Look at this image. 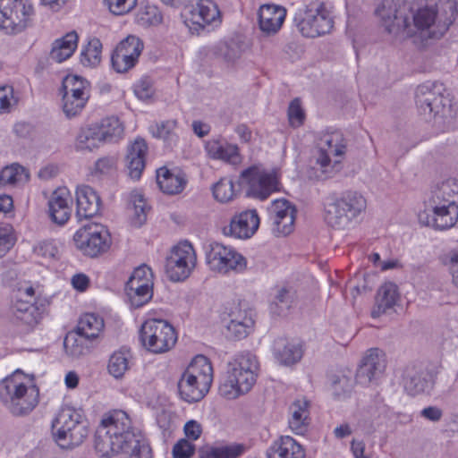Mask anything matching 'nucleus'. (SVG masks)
Wrapping results in <instances>:
<instances>
[{"label": "nucleus", "mask_w": 458, "mask_h": 458, "mask_svg": "<svg viewBox=\"0 0 458 458\" xmlns=\"http://www.w3.org/2000/svg\"><path fill=\"white\" fill-rule=\"evenodd\" d=\"M390 34L404 31L413 21L423 38L438 39L455 20V0H377L375 10Z\"/></svg>", "instance_id": "f257e3e1"}, {"label": "nucleus", "mask_w": 458, "mask_h": 458, "mask_svg": "<svg viewBox=\"0 0 458 458\" xmlns=\"http://www.w3.org/2000/svg\"><path fill=\"white\" fill-rule=\"evenodd\" d=\"M95 449L102 457L121 452L130 458H152L140 431L131 427L128 414L121 410L113 411L101 420L95 434Z\"/></svg>", "instance_id": "f03ea898"}, {"label": "nucleus", "mask_w": 458, "mask_h": 458, "mask_svg": "<svg viewBox=\"0 0 458 458\" xmlns=\"http://www.w3.org/2000/svg\"><path fill=\"white\" fill-rule=\"evenodd\" d=\"M367 208L364 196L353 191L340 196L331 195L325 202V221L334 229L345 230L353 226Z\"/></svg>", "instance_id": "7ed1b4c3"}, {"label": "nucleus", "mask_w": 458, "mask_h": 458, "mask_svg": "<svg viewBox=\"0 0 458 458\" xmlns=\"http://www.w3.org/2000/svg\"><path fill=\"white\" fill-rule=\"evenodd\" d=\"M38 396V388L27 386L20 369L0 381V400L15 416L30 412L37 406Z\"/></svg>", "instance_id": "20e7f679"}, {"label": "nucleus", "mask_w": 458, "mask_h": 458, "mask_svg": "<svg viewBox=\"0 0 458 458\" xmlns=\"http://www.w3.org/2000/svg\"><path fill=\"white\" fill-rule=\"evenodd\" d=\"M415 101L420 114L428 118L450 116L452 104L445 85L437 81H427L418 86Z\"/></svg>", "instance_id": "39448f33"}, {"label": "nucleus", "mask_w": 458, "mask_h": 458, "mask_svg": "<svg viewBox=\"0 0 458 458\" xmlns=\"http://www.w3.org/2000/svg\"><path fill=\"white\" fill-rule=\"evenodd\" d=\"M293 22L307 38H316L329 33L334 21L323 3H312L295 10Z\"/></svg>", "instance_id": "423d86ee"}, {"label": "nucleus", "mask_w": 458, "mask_h": 458, "mask_svg": "<svg viewBox=\"0 0 458 458\" xmlns=\"http://www.w3.org/2000/svg\"><path fill=\"white\" fill-rule=\"evenodd\" d=\"M182 18L191 34L209 32L213 26L221 22L220 11L212 0H197L187 4L182 12Z\"/></svg>", "instance_id": "0eeeda50"}, {"label": "nucleus", "mask_w": 458, "mask_h": 458, "mask_svg": "<svg viewBox=\"0 0 458 458\" xmlns=\"http://www.w3.org/2000/svg\"><path fill=\"white\" fill-rule=\"evenodd\" d=\"M142 345L154 353H163L173 348L177 341V335L172 325L163 319H148L140 330Z\"/></svg>", "instance_id": "6e6552de"}, {"label": "nucleus", "mask_w": 458, "mask_h": 458, "mask_svg": "<svg viewBox=\"0 0 458 458\" xmlns=\"http://www.w3.org/2000/svg\"><path fill=\"white\" fill-rule=\"evenodd\" d=\"M239 184L246 187L247 196L264 200L278 190L279 182L275 172L252 165L241 173Z\"/></svg>", "instance_id": "1a4fd4ad"}, {"label": "nucleus", "mask_w": 458, "mask_h": 458, "mask_svg": "<svg viewBox=\"0 0 458 458\" xmlns=\"http://www.w3.org/2000/svg\"><path fill=\"white\" fill-rule=\"evenodd\" d=\"M33 7L27 0H0V29L17 34L29 24Z\"/></svg>", "instance_id": "9d476101"}, {"label": "nucleus", "mask_w": 458, "mask_h": 458, "mask_svg": "<svg viewBox=\"0 0 458 458\" xmlns=\"http://www.w3.org/2000/svg\"><path fill=\"white\" fill-rule=\"evenodd\" d=\"M63 110L68 118L78 115L89 98L90 84L78 75H67L63 81Z\"/></svg>", "instance_id": "9b49d317"}, {"label": "nucleus", "mask_w": 458, "mask_h": 458, "mask_svg": "<svg viewBox=\"0 0 458 458\" xmlns=\"http://www.w3.org/2000/svg\"><path fill=\"white\" fill-rule=\"evenodd\" d=\"M73 241L79 250L91 258L107 251L111 245L109 232L98 224L88 225L78 230Z\"/></svg>", "instance_id": "f8f14e48"}, {"label": "nucleus", "mask_w": 458, "mask_h": 458, "mask_svg": "<svg viewBox=\"0 0 458 458\" xmlns=\"http://www.w3.org/2000/svg\"><path fill=\"white\" fill-rule=\"evenodd\" d=\"M207 263L210 269L222 274L230 271L242 272L247 266L245 258L233 248L219 242L208 245L206 254Z\"/></svg>", "instance_id": "ddd939ff"}, {"label": "nucleus", "mask_w": 458, "mask_h": 458, "mask_svg": "<svg viewBox=\"0 0 458 458\" xmlns=\"http://www.w3.org/2000/svg\"><path fill=\"white\" fill-rule=\"evenodd\" d=\"M196 255L192 245L187 242L174 247L166 259L165 273L173 282L183 281L195 267Z\"/></svg>", "instance_id": "4468645a"}, {"label": "nucleus", "mask_w": 458, "mask_h": 458, "mask_svg": "<svg viewBox=\"0 0 458 458\" xmlns=\"http://www.w3.org/2000/svg\"><path fill=\"white\" fill-rule=\"evenodd\" d=\"M144 49L142 40L129 35L120 41L111 54V66L118 73H124L132 69L139 62Z\"/></svg>", "instance_id": "2eb2a0df"}, {"label": "nucleus", "mask_w": 458, "mask_h": 458, "mask_svg": "<svg viewBox=\"0 0 458 458\" xmlns=\"http://www.w3.org/2000/svg\"><path fill=\"white\" fill-rule=\"evenodd\" d=\"M259 363L255 355L247 352L239 355L229 371L231 382L240 388L242 393H248L256 382Z\"/></svg>", "instance_id": "dca6fc26"}, {"label": "nucleus", "mask_w": 458, "mask_h": 458, "mask_svg": "<svg viewBox=\"0 0 458 458\" xmlns=\"http://www.w3.org/2000/svg\"><path fill=\"white\" fill-rule=\"evenodd\" d=\"M267 210L272 231L276 236H286L293 231L296 209L290 201L276 199Z\"/></svg>", "instance_id": "f3484780"}, {"label": "nucleus", "mask_w": 458, "mask_h": 458, "mask_svg": "<svg viewBox=\"0 0 458 458\" xmlns=\"http://www.w3.org/2000/svg\"><path fill=\"white\" fill-rule=\"evenodd\" d=\"M420 220L437 230L449 229L458 221V205H425Z\"/></svg>", "instance_id": "a211bd4d"}, {"label": "nucleus", "mask_w": 458, "mask_h": 458, "mask_svg": "<svg viewBox=\"0 0 458 458\" xmlns=\"http://www.w3.org/2000/svg\"><path fill=\"white\" fill-rule=\"evenodd\" d=\"M346 144L343 134L339 131L324 134L318 141L317 164L324 173L331 167V157H339L345 151Z\"/></svg>", "instance_id": "6ab92c4d"}, {"label": "nucleus", "mask_w": 458, "mask_h": 458, "mask_svg": "<svg viewBox=\"0 0 458 458\" xmlns=\"http://www.w3.org/2000/svg\"><path fill=\"white\" fill-rule=\"evenodd\" d=\"M389 407L384 403L383 399L377 397L362 412L360 419L357 423L358 428L364 435H371L383 424L387 418Z\"/></svg>", "instance_id": "aec40b11"}, {"label": "nucleus", "mask_w": 458, "mask_h": 458, "mask_svg": "<svg viewBox=\"0 0 458 458\" xmlns=\"http://www.w3.org/2000/svg\"><path fill=\"white\" fill-rule=\"evenodd\" d=\"M259 217L256 210H246L234 216L230 225L225 226L223 232L225 235L239 239L251 237L259 228Z\"/></svg>", "instance_id": "412c9836"}, {"label": "nucleus", "mask_w": 458, "mask_h": 458, "mask_svg": "<svg viewBox=\"0 0 458 458\" xmlns=\"http://www.w3.org/2000/svg\"><path fill=\"white\" fill-rule=\"evenodd\" d=\"M385 368V360L379 355V350L369 349L356 371L357 383L363 386L369 385L384 372Z\"/></svg>", "instance_id": "4be33fe9"}, {"label": "nucleus", "mask_w": 458, "mask_h": 458, "mask_svg": "<svg viewBox=\"0 0 458 458\" xmlns=\"http://www.w3.org/2000/svg\"><path fill=\"white\" fill-rule=\"evenodd\" d=\"M286 17V9L276 4H264L259 11V29L266 35L276 34Z\"/></svg>", "instance_id": "5701e85b"}, {"label": "nucleus", "mask_w": 458, "mask_h": 458, "mask_svg": "<svg viewBox=\"0 0 458 458\" xmlns=\"http://www.w3.org/2000/svg\"><path fill=\"white\" fill-rule=\"evenodd\" d=\"M148 144L142 138H137L127 149L125 157L126 167L131 179L139 180L145 168Z\"/></svg>", "instance_id": "b1692460"}, {"label": "nucleus", "mask_w": 458, "mask_h": 458, "mask_svg": "<svg viewBox=\"0 0 458 458\" xmlns=\"http://www.w3.org/2000/svg\"><path fill=\"white\" fill-rule=\"evenodd\" d=\"M11 312L14 323L29 328L34 327L41 318L38 307L34 302L24 301L20 297H15L11 306Z\"/></svg>", "instance_id": "393cba45"}, {"label": "nucleus", "mask_w": 458, "mask_h": 458, "mask_svg": "<svg viewBox=\"0 0 458 458\" xmlns=\"http://www.w3.org/2000/svg\"><path fill=\"white\" fill-rule=\"evenodd\" d=\"M76 203L78 218H90L98 214L101 199L91 187L84 185L76 190Z\"/></svg>", "instance_id": "a878e982"}, {"label": "nucleus", "mask_w": 458, "mask_h": 458, "mask_svg": "<svg viewBox=\"0 0 458 458\" xmlns=\"http://www.w3.org/2000/svg\"><path fill=\"white\" fill-rule=\"evenodd\" d=\"M89 434L86 421L78 420L75 423L73 420L71 424H68L65 429H57L54 433L56 443L62 448H72L80 445Z\"/></svg>", "instance_id": "bb28decb"}, {"label": "nucleus", "mask_w": 458, "mask_h": 458, "mask_svg": "<svg viewBox=\"0 0 458 458\" xmlns=\"http://www.w3.org/2000/svg\"><path fill=\"white\" fill-rule=\"evenodd\" d=\"M399 300L398 287L392 282L381 285L375 298V304L371 310L373 318H379L392 310Z\"/></svg>", "instance_id": "cd10ccee"}, {"label": "nucleus", "mask_w": 458, "mask_h": 458, "mask_svg": "<svg viewBox=\"0 0 458 458\" xmlns=\"http://www.w3.org/2000/svg\"><path fill=\"white\" fill-rule=\"evenodd\" d=\"M458 205V180L449 178L436 185L425 205Z\"/></svg>", "instance_id": "c85d7f7f"}, {"label": "nucleus", "mask_w": 458, "mask_h": 458, "mask_svg": "<svg viewBox=\"0 0 458 458\" xmlns=\"http://www.w3.org/2000/svg\"><path fill=\"white\" fill-rule=\"evenodd\" d=\"M273 354L281 365L290 366L301 360L303 349L299 343L279 337L274 342Z\"/></svg>", "instance_id": "c756f323"}, {"label": "nucleus", "mask_w": 458, "mask_h": 458, "mask_svg": "<svg viewBox=\"0 0 458 458\" xmlns=\"http://www.w3.org/2000/svg\"><path fill=\"white\" fill-rule=\"evenodd\" d=\"M246 49L244 41L238 38L227 41H220L210 48V55L214 58L226 64H233Z\"/></svg>", "instance_id": "7c9ffc66"}, {"label": "nucleus", "mask_w": 458, "mask_h": 458, "mask_svg": "<svg viewBox=\"0 0 458 458\" xmlns=\"http://www.w3.org/2000/svg\"><path fill=\"white\" fill-rule=\"evenodd\" d=\"M402 384L410 395H417L425 391L428 380L421 366L407 365L402 374Z\"/></svg>", "instance_id": "2f4dec72"}, {"label": "nucleus", "mask_w": 458, "mask_h": 458, "mask_svg": "<svg viewBox=\"0 0 458 458\" xmlns=\"http://www.w3.org/2000/svg\"><path fill=\"white\" fill-rule=\"evenodd\" d=\"M48 208L52 221L59 225H64L71 216L68 191L65 189L54 191Z\"/></svg>", "instance_id": "473e14b6"}, {"label": "nucleus", "mask_w": 458, "mask_h": 458, "mask_svg": "<svg viewBox=\"0 0 458 458\" xmlns=\"http://www.w3.org/2000/svg\"><path fill=\"white\" fill-rule=\"evenodd\" d=\"M267 458H304L302 446L289 436L281 437L267 451Z\"/></svg>", "instance_id": "72a5a7b5"}, {"label": "nucleus", "mask_w": 458, "mask_h": 458, "mask_svg": "<svg viewBox=\"0 0 458 458\" xmlns=\"http://www.w3.org/2000/svg\"><path fill=\"white\" fill-rule=\"evenodd\" d=\"M184 373L194 377L199 382V385H200V387L209 391L213 381V369L207 357L197 355L187 367Z\"/></svg>", "instance_id": "f704fd0d"}, {"label": "nucleus", "mask_w": 458, "mask_h": 458, "mask_svg": "<svg viewBox=\"0 0 458 458\" xmlns=\"http://www.w3.org/2000/svg\"><path fill=\"white\" fill-rule=\"evenodd\" d=\"M78 34L71 31L63 38L55 39L50 52V58L57 63H62L70 58L77 48Z\"/></svg>", "instance_id": "c9c22d12"}, {"label": "nucleus", "mask_w": 458, "mask_h": 458, "mask_svg": "<svg viewBox=\"0 0 458 458\" xmlns=\"http://www.w3.org/2000/svg\"><path fill=\"white\" fill-rule=\"evenodd\" d=\"M157 182L164 193L174 195L182 191L186 180L182 174H175L166 167H161L157 171Z\"/></svg>", "instance_id": "e433bc0d"}, {"label": "nucleus", "mask_w": 458, "mask_h": 458, "mask_svg": "<svg viewBox=\"0 0 458 458\" xmlns=\"http://www.w3.org/2000/svg\"><path fill=\"white\" fill-rule=\"evenodd\" d=\"M178 392L182 400L187 403H196L204 398L208 392L199 385L194 377L186 373H182L177 384Z\"/></svg>", "instance_id": "4c0bfd02"}, {"label": "nucleus", "mask_w": 458, "mask_h": 458, "mask_svg": "<svg viewBox=\"0 0 458 458\" xmlns=\"http://www.w3.org/2000/svg\"><path fill=\"white\" fill-rule=\"evenodd\" d=\"M291 418L289 419L290 428L298 435H303L309 427L308 402L297 400L290 406Z\"/></svg>", "instance_id": "58836bf2"}, {"label": "nucleus", "mask_w": 458, "mask_h": 458, "mask_svg": "<svg viewBox=\"0 0 458 458\" xmlns=\"http://www.w3.org/2000/svg\"><path fill=\"white\" fill-rule=\"evenodd\" d=\"M103 328V318L96 314L88 313L80 318L75 330L79 336L91 340L97 338Z\"/></svg>", "instance_id": "ea45409f"}, {"label": "nucleus", "mask_w": 458, "mask_h": 458, "mask_svg": "<svg viewBox=\"0 0 458 458\" xmlns=\"http://www.w3.org/2000/svg\"><path fill=\"white\" fill-rule=\"evenodd\" d=\"M125 291L130 304L134 309L141 308L153 297V284H126Z\"/></svg>", "instance_id": "a19ab883"}, {"label": "nucleus", "mask_w": 458, "mask_h": 458, "mask_svg": "<svg viewBox=\"0 0 458 458\" xmlns=\"http://www.w3.org/2000/svg\"><path fill=\"white\" fill-rule=\"evenodd\" d=\"M96 128L103 142L117 141L123 137L124 131L123 123L115 116L103 119L100 125Z\"/></svg>", "instance_id": "79ce46f5"}, {"label": "nucleus", "mask_w": 458, "mask_h": 458, "mask_svg": "<svg viewBox=\"0 0 458 458\" xmlns=\"http://www.w3.org/2000/svg\"><path fill=\"white\" fill-rule=\"evenodd\" d=\"M102 43L99 38H92L83 47L81 54V63L83 66L94 68L101 62Z\"/></svg>", "instance_id": "37998d69"}, {"label": "nucleus", "mask_w": 458, "mask_h": 458, "mask_svg": "<svg viewBox=\"0 0 458 458\" xmlns=\"http://www.w3.org/2000/svg\"><path fill=\"white\" fill-rule=\"evenodd\" d=\"M129 208L132 210L131 223L136 227L141 226L147 220V206L142 194L132 191L130 195Z\"/></svg>", "instance_id": "c03bdc74"}, {"label": "nucleus", "mask_w": 458, "mask_h": 458, "mask_svg": "<svg viewBox=\"0 0 458 458\" xmlns=\"http://www.w3.org/2000/svg\"><path fill=\"white\" fill-rule=\"evenodd\" d=\"M243 451L244 446L240 444L221 445L202 451L200 458H238Z\"/></svg>", "instance_id": "a18cd8bd"}, {"label": "nucleus", "mask_w": 458, "mask_h": 458, "mask_svg": "<svg viewBox=\"0 0 458 458\" xmlns=\"http://www.w3.org/2000/svg\"><path fill=\"white\" fill-rule=\"evenodd\" d=\"M29 176V173L25 167L17 163H13L2 169L0 173V186L27 182Z\"/></svg>", "instance_id": "49530a36"}, {"label": "nucleus", "mask_w": 458, "mask_h": 458, "mask_svg": "<svg viewBox=\"0 0 458 458\" xmlns=\"http://www.w3.org/2000/svg\"><path fill=\"white\" fill-rule=\"evenodd\" d=\"M102 142V139L98 131H97L96 126H90L80 131L76 140V148L79 150L92 151L98 148Z\"/></svg>", "instance_id": "de8ad7c7"}, {"label": "nucleus", "mask_w": 458, "mask_h": 458, "mask_svg": "<svg viewBox=\"0 0 458 458\" xmlns=\"http://www.w3.org/2000/svg\"><path fill=\"white\" fill-rule=\"evenodd\" d=\"M294 303V293L282 288L270 304L271 313L277 316H286Z\"/></svg>", "instance_id": "09e8293b"}, {"label": "nucleus", "mask_w": 458, "mask_h": 458, "mask_svg": "<svg viewBox=\"0 0 458 458\" xmlns=\"http://www.w3.org/2000/svg\"><path fill=\"white\" fill-rule=\"evenodd\" d=\"M333 395L337 399H345L350 396L353 382L352 378L343 373L334 374L330 377Z\"/></svg>", "instance_id": "8fccbe9b"}, {"label": "nucleus", "mask_w": 458, "mask_h": 458, "mask_svg": "<svg viewBox=\"0 0 458 458\" xmlns=\"http://www.w3.org/2000/svg\"><path fill=\"white\" fill-rule=\"evenodd\" d=\"M176 124L177 123L174 120L157 123L150 125L149 131L153 137L162 139L163 140L171 143L174 141L175 139L174 131L176 127Z\"/></svg>", "instance_id": "3c124183"}, {"label": "nucleus", "mask_w": 458, "mask_h": 458, "mask_svg": "<svg viewBox=\"0 0 458 458\" xmlns=\"http://www.w3.org/2000/svg\"><path fill=\"white\" fill-rule=\"evenodd\" d=\"M129 369L127 356L123 352H114L108 361L107 369L115 378H121Z\"/></svg>", "instance_id": "603ef678"}, {"label": "nucleus", "mask_w": 458, "mask_h": 458, "mask_svg": "<svg viewBox=\"0 0 458 458\" xmlns=\"http://www.w3.org/2000/svg\"><path fill=\"white\" fill-rule=\"evenodd\" d=\"M81 419V414L75 409L66 406L63 407L58 412L56 418L53 421V434L57 432V429H65L68 424L75 420V423L78 420Z\"/></svg>", "instance_id": "864d4df0"}, {"label": "nucleus", "mask_w": 458, "mask_h": 458, "mask_svg": "<svg viewBox=\"0 0 458 458\" xmlns=\"http://www.w3.org/2000/svg\"><path fill=\"white\" fill-rule=\"evenodd\" d=\"M213 195L219 202H228L234 196L233 183L232 180L223 178L213 186Z\"/></svg>", "instance_id": "5fc2aeb1"}, {"label": "nucleus", "mask_w": 458, "mask_h": 458, "mask_svg": "<svg viewBox=\"0 0 458 458\" xmlns=\"http://www.w3.org/2000/svg\"><path fill=\"white\" fill-rule=\"evenodd\" d=\"M254 326L253 319H247L245 322H229L227 331L229 336L237 340L245 338Z\"/></svg>", "instance_id": "6e6d98bb"}, {"label": "nucleus", "mask_w": 458, "mask_h": 458, "mask_svg": "<svg viewBox=\"0 0 458 458\" xmlns=\"http://www.w3.org/2000/svg\"><path fill=\"white\" fill-rule=\"evenodd\" d=\"M76 330L67 334L64 340V347L66 353L72 357L78 358L84 354V347L79 339L76 338Z\"/></svg>", "instance_id": "4d7b16f0"}, {"label": "nucleus", "mask_w": 458, "mask_h": 458, "mask_svg": "<svg viewBox=\"0 0 458 458\" xmlns=\"http://www.w3.org/2000/svg\"><path fill=\"white\" fill-rule=\"evenodd\" d=\"M34 253L45 259H55L58 250L53 241L43 240L33 247Z\"/></svg>", "instance_id": "13d9d810"}, {"label": "nucleus", "mask_w": 458, "mask_h": 458, "mask_svg": "<svg viewBox=\"0 0 458 458\" xmlns=\"http://www.w3.org/2000/svg\"><path fill=\"white\" fill-rule=\"evenodd\" d=\"M15 241L11 227L0 226V259L13 247Z\"/></svg>", "instance_id": "bf43d9fd"}, {"label": "nucleus", "mask_w": 458, "mask_h": 458, "mask_svg": "<svg viewBox=\"0 0 458 458\" xmlns=\"http://www.w3.org/2000/svg\"><path fill=\"white\" fill-rule=\"evenodd\" d=\"M288 118L292 126L298 127L303 123L305 114L301 106V101L294 98L288 107Z\"/></svg>", "instance_id": "052dcab7"}, {"label": "nucleus", "mask_w": 458, "mask_h": 458, "mask_svg": "<svg viewBox=\"0 0 458 458\" xmlns=\"http://www.w3.org/2000/svg\"><path fill=\"white\" fill-rule=\"evenodd\" d=\"M109 10L115 15H123L136 5L137 0H105Z\"/></svg>", "instance_id": "680f3d73"}, {"label": "nucleus", "mask_w": 458, "mask_h": 458, "mask_svg": "<svg viewBox=\"0 0 458 458\" xmlns=\"http://www.w3.org/2000/svg\"><path fill=\"white\" fill-rule=\"evenodd\" d=\"M151 269L147 265H142L134 269L126 284L137 283V284H153L151 283Z\"/></svg>", "instance_id": "e2e57ef3"}, {"label": "nucleus", "mask_w": 458, "mask_h": 458, "mask_svg": "<svg viewBox=\"0 0 458 458\" xmlns=\"http://www.w3.org/2000/svg\"><path fill=\"white\" fill-rule=\"evenodd\" d=\"M195 445L188 439L179 440L173 448L174 458H190L193 455Z\"/></svg>", "instance_id": "0e129e2a"}, {"label": "nucleus", "mask_w": 458, "mask_h": 458, "mask_svg": "<svg viewBox=\"0 0 458 458\" xmlns=\"http://www.w3.org/2000/svg\"><path fill=\"white\" fill-rule=\"evenodd\" d=\"M153 92L151 81L148 77L141 78L134 85V93L140 99L147 100L150 98Z\"/></svg>", "instance_id": "69168bd1"}, {"label": "nucleus", "mask_w": 458, "mask_h": 458, "mask_svg": "<svg viewBox=\"0 0 458 458\" xmlns=\"http://www.w3.org/2000/svg\"><path fill=\"white\" fill-rule=\"evenodd\" d=\"M219 391L220 394L227 399H234L243 394L234 383L231 382L229 373L225 381L220 386Z\"/></svg>", "instance_id": "338daca9"}, {"label": "nucleus", "mask_w": 458, "mask_h": 458, "mask_svg": "<svg viewBox=\"0 0 458 458\" xmlns=\"http://www.w3.org/2000/svg\"><path fill=\"white\" fill-rule=\"evenodd\" d=\"M218 159L235 164L239 161V148L236 145L227 144L222 145L220 149V156Z\"/></svg>", "instance_id": "774afa93"}]
</instances>
